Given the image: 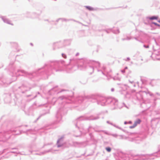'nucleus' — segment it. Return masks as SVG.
<instances>
[{"label": "nucleus", "instance_id": "f257e3e1", "mask_svg": "<svg viewBox=\"0 0 160 160\" xmlns=\"http://www.w3.org/2000/svg\"><path fill=\"white\" fill-rule=\"evenodd\" d=\"M158 17L157 16H152V17H149L148 18L150 20H154V19H158Z\"/></svg>", "mask_w": 160, "mask_h": 160}, {"label": "nucleus", "instance_id": "f03ea898", "mask_svg": "<svg viewBox=\"0 0 160 160\" xmlns=\"http://www.w3.org/2000/svg\"><path fill=\"white\" fill-rule=\"evenodd\" d=\"M140 122L141 120L140 119H138L135 122L134 124L135 125V126H136L137 124L140 123Z\"/></svg>", "mask_w": 160, "mask_h": 160}, {"label": "nucleus", "instance_id": "7ed1b4c3", "mask_svg": "<svg viewBox=\"0 0 160 160\" xmlns=\"http://www.w3.org/2000/svg\"><path fill=\"white\" fill-rule=\"evenodd\" d=\"M86 8L88 9L90 11H92L94 10V8L92 7L89 6H86Z\"/></svg>", "mask_w": 160, "mask_h": 160}, {"label": "nucleus", "instance_id": "20e7f679", "mask_svg": "<svg viewBox=\"0 0 160 160\" xmlns=\"http://www.w3.org/2000/svg\"><path fill=\"white\" fill-rule=\"evenodd\" d=\"M106 149L108 152H110L111 151V149L109 147L106 148Z\"/></svg>", "mask_w": 160, "mask_h": 160}, {"label": "nucleus", "instance_id": "39448f33", "mask_svg": "<svg viewBox=\"0 0 160 160\" xmlns=\"http://www.w3.org/2000/svg\"><path fill=\"white\" fill-rule=\"evenodd\" d=\"M136 126H135V125L134 124L132 126H131L130 127V128H134Z\"/></svg>", "mask_w": 160, "mask_h": 160}, {"label": "nucleus", "instance_id": "423d86ee", "mask_svg": "<svg viewBox=\"0 0 160 160\" xmlns=\"http://www.w3.org/2000/svg\"><path fill=\"white\" fill-rule=\"evenodd\" d=\"M153 23L155 25H157V26H159V25H158V24L157 23H156L153 22Z\"/></svg>", "mask_w": 160, "mask_h": 160}, {"label": "nucleus", "instance_id": "0eeeda50", "mask_svg": "<svg viewBox=\"0 0 160 160\" xmlns=\"http://www.w3.org/2000/svg\"><path fill=\"white\" fill-rule=\"evenodd\" d=\"M60 140L59 139L58 142V143H59V142H60Z\"/></svg>", "mask_w": 160, "mask_h": 160}, {"label": "nucleus", "instance_id": "6e6552de", "mask_svg": "<svg viewBox=\"0 0 160 160\" xmlns=\"http://www.w3.org/2000/svg\"><path fill=\"white\" fill-rule=\"evenodd\" d=\"M127 67H126V68H125V69H127Z\"/></svg>", "mask_w": 160, "mask_h": 160}, {"label": "nucleus", "instance_id": "1a4fd4ad", "mask_svg": "<svg viewBox=\"0 0 160 160\" xmlns=\"http://www.w3.org/2000/svg\"><path fill=\"white\" fill-rule=\"evenodd\" d=\"M60 146H58V147H60Z\"/></svg>", "mask_w": 160, "mask_h": 160}]
</instances>
